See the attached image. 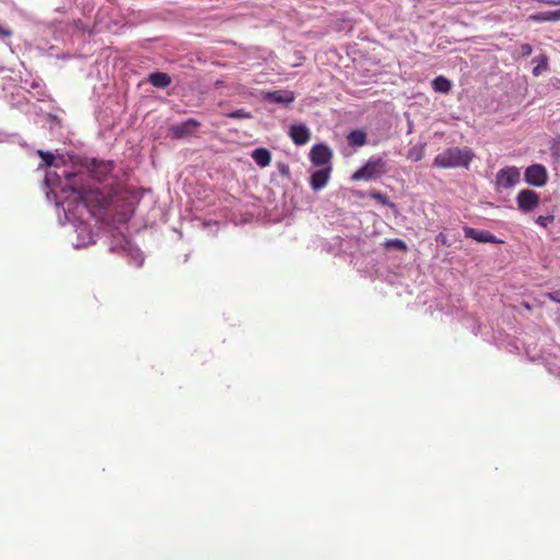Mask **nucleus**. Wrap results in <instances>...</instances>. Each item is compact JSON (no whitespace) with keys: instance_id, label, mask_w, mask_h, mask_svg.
<instances>
[{"instance_id":"nucleus-24","label":"nucleus","mask_w":560,"mask_h":560,"mask_svg":"<svg viewBox=\"0 0 560 560\" xmlns=\"http://www.w3.org/2000/svg\"><path fill=\"white\" fill-rule=\"evenodd\" d=\"M521 51H522L523 56H529L533 52V48L529 44H523L521 46Z\"/></svg>"},{"instance_id":"nucleus-1","label":"nucleus","mask_w":560,"mask_h":560,"mask_svg":"<svg viewBox=\"0 0 560 560\" xmlns=\"http://www.w3.org/2000/svg\"><path fill=\"white\" fill-rule=\"evenodd\" d=\"M474 158L475 153L471 149L452 147L439 153L432 165L439 168H468Z\"/></svg>"},{"instance_id":"nucleus-10","label":"nucleus","mask_w":560,"mask_h":560,"mask_svg":"<svg viewBox=\"0 0 560 560\" xmlns=\"http://www.w3.org/2000/svg\"><path fill=\"white\" fill-rule=\"evenodd\" d=\"M466 237L472 238L480 243H499L500 241L490 232L476 230L474 228L466 226L464 229Z\"/></svg>"},{"instance_id":"nucleus-29","label":"nucleus","mask_w":560,"mask_h":560,"mask_svg":"<svg viewBox=\"0 0 560 560\" xmlns=\"http://www.w3.org/2000/svg\"><path fill=\"white\" fill-rule=\"evenodd\" d=\"M77 191H78V194H79L80 196H82V195L84 194V190H83V189H78Z\"/></svg>"},{"instance_id":"nucleus-13","label":"nucleus","mask_w":560,"mask_h":560,"mask_svg":"<svg viewBox=\"0 0 560 560\" xmlns=\"http://www.w3.org/2000/svg\"><path fill=\"white\" fill-rule=\"evenodd\" d=\"M148 81L156 88L164 89L171 84L172 79L167 73L156 71L149 75Z\"/></svg>"},{"instance_id":"nucleus-22","label":"nucleus","mask_w":560,"mask_h":560,"mask_svg":"<svg viewBox=\"0 0 560 560\" xmlns=\"http://www.w3.org/2000/svg\"><path fill=\"white\" fill-rule=\"evenodd\" d=\"M38 154L40 155V158L43 159V161L45 162V164L47 166L52 165L54 160H55L54 154H51L50 152H44V151H38Z\"/></svg>"},{"instance_id":"nucleus-8","label":"nucleus","mask_w":560,"mask_h":560,"mask_svg":"<svg viewBox=\"0 0 560 560\" xmlns=\"http://www.w3.org/2000/svg\"><path fill=\"white\" fill-rule=\"evenodd\" d=\"M289 136L296 145H304L311 140V131L303 124L292 125L289 130Z\"/></svg>"},{"instance_id":"nucleus-6","label":"nucleus","mask_w":560,"mask_h":560,"mask_svg":"<svg viewBox=\"0 0 560 560\" xmlns=\"http://www.w3.org/2000/svg\"><path fill=\"white\" fill-rule=\"evenodd\" d=\"M332 159V151L326 144L319 143L313 145L310 151V160L314 165H330Z\"/></svg>"},{"instance_id":"nucleus-15","label":"nucleus","mask_w":560,"mask_h":560,"mask_svg":"<svg viewBox=\"0 0 560 560\" xmlns=\"http://www.w3.org/2000/svg\"><path fill=\"white\" fill-rule=\"evenodd\" d=\"M432 88L435 92L446 94L452 89V82L447 78L439 75L432 81Z\"/></svg>"},{"instance_id":"nucleus-30","label":"nucleus","mask_w":560,"mask_h":560,"mask_svg":"<svg viewBox=\"0 0 560 560\" xmlns=\"http://www.w3.org/2000/svg\"><path fill=\"white\" fill-rule=\"evenodd\" d=\"M525 308L530 310V306L528 303L525 304Z\"/></svg>"},{"instance_id":"nucleus-19","label":"nucleus","mask_w":560,"mask_h":560,"mask_svg":"<svg viewBox=\"0 0 560 560\" xmlns=\"http://www.w3.org/2000/svg\"><path fill=\"white\" fill-rule=\"evenodd\" d=\"M385 246H386V248H396L401 252H407V249H408L406 243L399 238L388 240L385 243Z\"/></svg>"},{"instance_id":"nucleus-11","label":"nucleus","mask_w":560,"mask_h":560,"mask_svg":"<svg viewBox=\"0 0 560 560\" xmlns=\"http://www.w3.org/2000/svg\"><path fill=\"white\" fill-rule=\"evenodd\" d=\"M265 100L272 103L289 104L295 100V96L294 93L291 91L280 90L266 93Z\"/></svg>"},{"instance_id":"nucleus-23","label":"nucleus","mask_w":560,"mask_h":560,"mask_svg":"<svg viewBox=\"0 0 560 560\" xmlns=\"http://www.w3.org/2000/svg\"><path fill=\"white\" fill-rule=\"evenodd\" d=\"M546 296H547L549 300H551V301H553V302H556V303H560V289H559V290H555V291H552V292H548V293L546 294Z\"/></svg>"},{"instance_id":"nucleus-28","label":"nucleus","mask_w":560,"mask_h":560,"mask_svg":"<svg viewBox=\"0 0 560 560\" xmlns=\"http://www.w3.org/2000/svg\"><path fill=\"white\" fill-rule=\"evenodd\" d=\"M74 177H75V174H72V173H70V174H67V175H66V178H67L69 182H71V179H72V178H74Z\"/></svg>"},{"instance_id":"nucleus-27","label":"nucleus","mask_w":560,"mask_h":560,"mask_svg":"<svg viewBox=\"0 0 560 560\" xmlns=\"http://www.w3.org/2000/svg\"><path fill=\"white\" fill-rule=\"evenodd\" d=\"M373 198L376 199V200H380L382 202H384V200H385V197L382 194H380V192L374 194Z\"/></svg>"},{"instance_id":"nucleus-2","label":"nucleus","mask_w":560,"mask_h":560,"mask_svg":"<svg viewBox=\"0 0 560 560\" xmlns=\"http://www.w3.org/2000/svg\"><path fill=\"white\" fill-rule=\"evenodd\" d=\"M386 173V162L382 158H371L362 167L357 170L352 176V180H371L380 178Z\"/></svg>"},{"instance_id":"nucleus-17","label":"nucleus","mask_w":560,"mask_h":560,"mask_svg":"<svg viewBox=\"0 0 560 560\" xmlns=\"http://www.w3.org/2000/svg\"><path fill=\"white\" fill-rule=\"evenodd\" d=\"M93 166L94 168L92 170V172L95 174V177L98 179V180H102L103 177L108 173L110 172V163H103V162H100V163H96L95 161L93 162Z\"/></svg>"},{"instance_id":"nucleus-4","label":"nucleus","mask_w":560,"mask_h":560,"mask_svg":"<svg viewBox=\"0 0 560 560\" xmlns=\"http://www.w3.org/2000/svg\"><path fill=\"white\" fill-rule=\"evenodd\" d=\"M521 178V173L515 166H508L497 173L495 183L499 187L508 189L515 186Z\"/></svg>"},{"instance_id":"nucleus-9","label":"nucleus","mask_w":560,"mask_h":560,"mask_svg":"<svg viewBox=\"0 0 560 560\" xmlns=\"http://www.w3.org/2000/svg\"><path fill=\"white\" fill-rule=\"evenodd\" d=\"M331 170V165H328L325 168L315 171L311 175L310 185L313 190L318 191L326 186L330 177Z\"/></svg>"},{"instance_id":"nucleus-18","label":"nucleus","mask_w":560,"mask_h":560,"mask_svg":"<svg viewBox=\"0 0 560 560\" xmlns=\"http://www.w3.org/2000/svg\"><path fill=\"white\" fill-rule=\"evenodd\" d=\"M530 19L534 21H539V22L560 21V10L558 9V10L548 12L546 14H535V15H532Z\"/></svg>"},{"instance_id":"nucleus-25","label":"nucleus","mask_w":560,"mask_h":560,"mask_svg":"<svg viewBox=\"0 0 560 560\" xmlns=\"http://www.w3.org/2000/svg\"><path fill=\"white\" fill-rule=\"evenodd\" d=\"M436 242L441 243L442 245L444 246H448V240H447V236L444 234V233H440L438 236H436Z\"/></svg>"},{"instance_id":"nucleus-14","label":"nucleus","mask_w":560,"mask_h":560,"mask_svg":"<svg viewBox=\"0 0 560 560\" xmlns=\"http://www.w3.org/2000/svg\"><path fill=\"white\" fill-rule=\"evenodd\" d=\"M348 144L351 147H363L366 143V132L355 129L347 136Z\"/></svg>"},{"instance_id":"nucleus-3","label":"nucleus","mask_w":560,"mask_h":560,"mask_svg":"<svg viewBox=\"0 0 560 560\" xmlns=\"http://www.w3.org/2000/svg\"><path fill=\"white\" fill-rule=\"evenodd\" d=\"M525 182L532 186L542 187L548 180V172L541 164H533L525 170Z\"/></svg>"},{"instance_id":"nucleus-20","label":"nucleus","mask_w":560,"mask_h":560,"mask_svg":"<svg viewBox=\"0 0 560 560\" xmlns=\"http://www.w3.org/2000/svg\"><path fill=\"white\" fill-rule=\"evenodd\" d=\"M226 116L233 119H249L253 117L252 114L244 108L230 112Z\"/></svg>"},{"instance_id":"nucleus-26","label":"nucleus","mask_w":560,"mask_h":560,"mask_svg":"<svg viewBox=\"0 0 560 560\" xmlns=\"http://www.w3.org/2000/svg\"><path fill=\"white\" fill-rule=\"evenodd\" d=\"M12 35V31L9 28H4L0 25V36L10 37Z\"/></svg>"},{"instance_id":"nucleus-12","label":"nucleus","mask_w":560,"mask_h":560,"mask_svg":"<svg viewBox=\"0 0 560 560\" xmlns=\"http://www.w3.org/2000/svg\"><path fill=\"white\" fill-rule=\"evenodd\" d=\"M252 158L260 167H266L271 162V153L265 148H257L252 152Z\"/></svg>"},{"instance_id":"nucleus-5","label":"nucleus","mask_w":560,"mask_h":560,"mask_svg":"<svg viewBox=\"0 0 560 560\" xmlns=\"http://www.w3.org/2000/svg\"><path fill=\"white\" fill-rule=\"evenodd\" d=\"M539 195L530 189H522L516 196V203L521 211L527 213L539 205Z\"/></svg>"},{"instance_id":"nucleus-7","label":"nucleus","mask_w":560,"mask_h":560,"mask_svg":"<svg viewBox=\"0 0 560 560\" xmlns=\"http://www.w3.org/2000/svg\"><path fill=\"white\" fill-rule=\"evenodd\" d=\"M200 127V122L194 118H189L178 125L171 127V132L175 138H183L194 133Z\"/></svg>"},{"instance_id":"nucleus-16","label":"nucleus","mask_w":560,"mask_h":560,"mask_svg":"<svg viewBox=\"0 0 560 560\" xmlns=\"http://www.w3.org/2000/svg\"><path fill=\"white\" fill-rule=\"evenodd\" d=\"M424 148L425 144H419L410 148L407 153V159L415 162L421 161L424 156Z\"/></svg>"},{"instance_id":"nucleus-21","label":"nucleus","mask_w":560,"mask_h":560,"mask_svg":"<svg viewBox=\"0 0 560 560\" xmlns=\"http://www.w3.org/2000/svg\"><path fill=\"white\" fill-rule=\"evenodd\" d=\"M553 221H555V215H552V214H550V215H539L536 219V223L539 226H542V228H547V225L552 223Z\"/></svg>"}]
</instances>
